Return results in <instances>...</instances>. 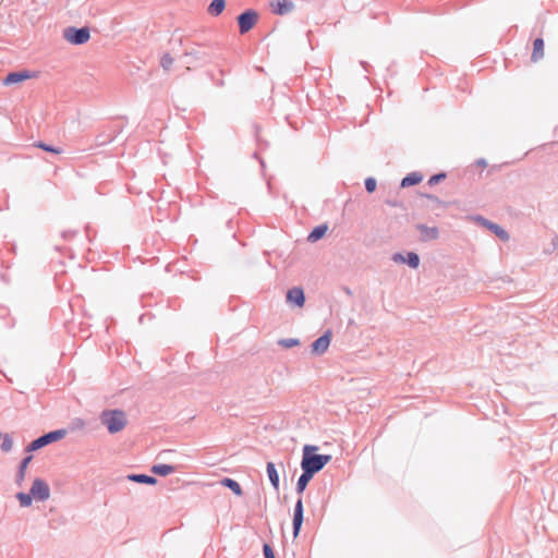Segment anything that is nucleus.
<instances>
[{
  "instance_id": "nucleus-32",
  "label": "nucleus",
  "mask_w": 558,
  "mask_h": 558,
  "mask_svg": "<svg viewBox=\"0 0 558 558\" xmlns=\"http://www.w3.org/2000/svg\"><path fill=\"white\" fill-rule=\"evenodd\" d=\"M445 174L444 173H440V174H435L433 175L429 180H428V184L429 185H434V184H437L438 182H440L442 179H445Z\"/></svg>"
},
{
  "instance_id": "nucleus-17",
  "label": "nucleus",
  "mask_w": 558,
  "mask_h": 558,
  "mask_svg": "<svg viewBox=\"0 0 558 558\" xmlns=\"http://www.w3.org/2000/svg\"><path fill=\"white\" fill-rule=\"evenodd\" d=\"M422 180H423L422 174H420L417 172H413L402 179L401 186L402 187L412 186V185L418 184L420 182H422Z\"/></svg>"
},
{
  "instance_id": "nucleus-10",
  "label": "nucleus",
  "mask_w": 558,
  "mask_h": 558,
  "mask_svg": "<svg viewBox=\"0 0 558 558\" xmlns=\"http://www.w3.org/2000/svg\"><path fill=\"white\" fill-rule=\"evenodd\" d=\"M303 523V504L302 499H299L294 507V513H293V534L294 537L299 535V532L301 530Z\"/></svg>"
},
{
  "instance_id": "nucleus-28",
  "label": "nucleus",
  "mask_w": 558,
  "mask_h": 558,
  "mask_svg": "<svg viewBox=\"0 0 558 558\" xmlns=\"http://www.w3.org/2000/svg\"><path fill=\"white\" fill-rule=\"evenodd\" d=\"M376 180L373 178H367L365 180V189L368 193H373L376 190Z\"/></svg>"
},
{
  "instance_id": "nucleus-31",
  "label": "nucleus",
  "mask_w": 558,
  "mask_h": 558,
  "mask_svg": "<svg viewBox=\"0 0 558 558\" xmlns=\"http://www.w3.org/2000/svg\"><path fill=\"white\" fill-rule=\"evenodd\" d=\"M76 234H77L76 231H63L61 233V238L63 241H71L75 238Z\"/></svg>"
},
{
  "instance_id": "nucleus-11",
  "label": "nucleus",
  "mask_w": 558,
  "mask_h": 558,
  "mask_svg": "<svg viewBox=\"0 0 558 558\" xmlns=\"http://www.w3.org/2000/svg\"><path fill=\"white\" fill-rule=\"evenodd\" d=\"M287 301L302 307L305 302L304 292L301 288H293L287 293Z\"/></svg>"
},
{
  "instance_id": "nucleus-24",
  "label": "nucleus",
  "mask_w": 558,
  "mask_h": 558,
  "mask_svg": "<svg viewBox=\"0 0 558 558\" xmlns=\"http://www.w3.org/2000/svg\"><path fill=\"white\" fill-rule=\"evenodd\" d=\"M490 229L499 238L500 241H505L506 242V241L509 240L508 233L502 228H500L499 226L490 225Z\"/></svg>"
},
{
  "instance_id": "nucleus-6",
  "label": "nucleus",
  "mask_w": 558,
  "mask_h": 558,
  "mask_svg": "<svg viewBox=\"0 0 558 558\" xmlns=\"http://www.w3.org/2000/svg\"><path fill=\"white\" fill-rule=\"evenodd\" d=\"M35 76L36 73L28 70L12 71L5 75L2 83L7 86L16 85Z\"/></svg>"
},
{
  "instance_id": "nucleus-4",
  "label": "nucleus",
  "mask_w": 558,
  "mask_h": 558,
  "mask_svg": "<svg viewBox=\"0 0 558 558\" xmlns=\"http://www.w3.org/2000/svg\"><path fill=\"white\" fill-rule=\"evenodd\" d=\"M258 14L254 10H247L238 16V23L241 34L251 31L257 23Z\"/></svg>"
},
{
  "instance_id": "nucleus-16",
  "label": "nucleus",
  "mask_w": 558,
  "mask_h": 558,
  "mask_svg": "<svg viewBox=\"0 0 558 558\" xmlns=\"http://www.w3.org/2000/svg\"><path fill=\"white\" fill-rule=\"evenodd\" d=\"M328 226L326 223L317 226L307 236L310 242H317L326 234Z\"/></svg>"
},
{
  "instance_id": "nucleus-7",
  "label": "nucleus",
  "mask_w": 558,
  "mask_h": 558,
  "mask_svg": "<svg viewBox=\"0 0 558 558\" xmlns=\"http://www.w3.org/2000/svg\"><path fill=\"white\" fill-rule=\"evenodd\" d=\"M31 495L33 498L38 500H46L50 496V489L48 485L43 480H35L32 488H31Z\"/></svg>"
},
{
  "instance_id": "nucleus-34",
  "label": "nucleus",
  "mask_w": 558,
  "mask_h": 558,
  "mask_svg": "<svg viewBox=\"0 0 558 558\" xmlns=\"http://www.w3.org/2000/svg\"><path fill=\"white\" fill-rule=\"evenodd\" d=\"M90 231H92V230H90V228H86V230H85V236L87 238V240H88L89 242H92V241L94 240V239L92 238V235H90Z\"/></svg>"
},
{
  "instance_id": "nucleus-35",
  "label": "nucleus",
  "mask_w": 558,
  "mask_h": 558,
  "mask_svg": "<svg viewBox=\"0 0 558 558\" xmlns=\"http://www.w3.org/2000/svg\"><path fill=\"white\" fill-rule=\"evenodd\" d=\"M477 165L481 166V167H486V161L485 160H478L477 161Z\"/></svg>"
},
{
  "instance_id": "nucleus-1",
  "label": "nucleus",
  "mask_w": 558,
  "mask_h": 558,
  "mask_svg": "<svg viewBox=\"0 0 558 558\" xmlns=\"http://www.w3.org/2000/svg\"><path fill=\"white\" fill-rule=\"evenodd\" d=\"M317 450L318 448L313 445H305L303 447V456L301 461V468L303 471L315 474L330 462L331 456L317 454Z\"/></svg>"
},
{
  "instance_id": "nucleus-8",
  "label": "nucleus",
  "mask_w": 558,
  "mask_h": 558,
  "mask_svg": "<svg viewBox=\"0 0 558 558\" xmlns=\"http://www.w3.org/2000/svg\"><path fill=\"white\" fill-rule=\"evenodd\" d=\"M331 331L327 330L322 337L316 339L312 344V352L316 355L325 353L330 344Z\"/></svg>"
},
{
  "instance_id": "nucleus-21",
  "label": "nucleus",
  "mask_w": 558,
  "mask_h": 558,
  "mask_svg": "<svg viewBox=\"0 0 558 558\" xmlns=\"http://www.w3.org/2000/svg\"><path fill=\"white\" fill-rule=\"evenodd\" d=\"M173 466L169 464H157L151 468V472L156 475L167 476L173 472Z\"/></svg>"
},
{
  "instance_id": "nucleus-27",
  "label": "nucleus",
  "mask_w": 558,
  "mask_h": 558,
  "mask_svg": "<svg viewBox=\"0 0 558 558\" xmlns=\"http://www.w3.org/2000/svg\"><path fill=\"white\" fill-rule=\"evenodd\" d=\"M173 63V58L172 56L169 53V52H166L161 60H160V64L161 66L165 69V70H169L171 68Z\"/></svg>"
},
{
  "instance_id": "nucleus-14",
  "label": "nucleus",
  "mask_w": 558,
  "mask_h": 558,
  "mask_svg": "<svg viewBox=\"0 0 558 558\" xmlns=\"http://www.w3.org/2000/svg\"><path fill=\"white\" fill-rule=\"evenodd\" d=\"M266 470H267V474H268L271 485L274 486V488L276 490H278L279 489V475L276 470L275 463L268 462Z\"/></svg>"
},
{
  "instance_id": "nucleus-22",
  "label": "nucleus",
  "mask_w": 558,
  "mask_h": 558,
  "mask_svg": "<svg viewBox=\"0 0 558 558\" xmlns=\"http://www.w3.org/2000/svg\"><path fill=\"white\" fill-rule=\"evenodd\" d=\"M129 480L137 483L144 484H156V478L153 476L144 475V474H133L129 475Z\"/></svg>"
},
{
  "instance_id": "nucleus-2",
  "label": "nucleus",
  "mask_w": 558,
  "mask_h": 558,
  "mask_svg": "<svg viewBox=\"0 0 558 558\" xmlns=\"http://www.w3.org/2000/svg\"><path fill=\"white\" fill-rule=\"evenodd\" d=\"M100 422L110 434H117L126 426L128 418L121 410H106L100 414Z\"/></svg>"
},
{
  "instance_id": "nucleus-15",
  "label": "nucleus",
  "mask_w": 558,
  "mask_h": 558,
  "mask_svg": "<svg viewBox=\"0 0 558 558\" xmlns=\"http://www.w3.org/2000/svg\"><path fill=\"white\" fill-rule=\"evenodd\" d=\"M393 260L399 263L407 262L413 268H416L420 263L418 256L415 253H409L407 259L401 254H396Z\"/></svg>"
},
{
  "instance_id": "nucleus-25",
  "label": "nucleus",
  "mask_w": 558,
  "mask_h": 558,
  "mask_svg": "<svg viewBox=\"0 0 558 558\" xmlns=\"http://www.w3.org/2000/svg\"><path fill=\"white\" fill-rule=\"evenodd\" d=\"M32 461V456H28L26 458L23 459L22 463H21V466H20V471H19V480L20 481H23L24 477H25V473H26V469L28 466V463Z\"/></svg>"
},
{
  "instance_id": "nucleus-18",
  "label": "nucleus",
  "mask_w": 558,
  "mask_h": 558,
  "mask_svg": "<svg viewBox=\"0 0 558 558\" xmlns=\"http://www.w3.org/2000/svg\"><path fill=\"white\" fill-rule=\"evenodd\" d=\"M226 7L225 0H213L211 3L208 7V13L217 16L222 13Z\"/></svg>"
},
{
  "instance_id": "nucleus-9",
  "label": "nucleus",
  "mask_w": 558,
  "mask_h": 558,
  "mask_svg": "<svg viewBox=\"0 0 558 558\" xmlns=\"http://www.w3.org/2000/svg\"><path fill=\"white\" fill-rule=\"evenodd\" d=\"M270 9L274 14L284 15L294 9V3L289 0H272Z\"/></svg>"
},
{
  "instance_id": "nucleus-19",
  "label": "nucleus",
  "mask_w": 558,
  "mask_h": 558,
  "mask_svg": "<svg viewBox=\"0 0 558 558\" xmlns=\"http://www.w3.org/2000/svg\"><path fill=\"white\" fill-rule=\"evenodd\" d=\"M314 474L303 471L296 483V490L301 494L306 488L308 482L312 480Z\"/></svg>"
},
{
  "instance_id": "nucleus-29",
  "label": "nucleus",
  "mask_w": 558,
  "mask_h": 558,
  "mask_svg": "<svg viewBox=\"0 0 558 558\" xmlns=\"http://www.w3.org/2000/svg\"><path fill=\"white\" fill-rule=\"evenodd\" d=\"M13 441L12 439L7 435L3 438V441L1 444V449L5 452L10 451L12 449Z\"/></svg>"
},
{
  "instance_id": "nucleus-23",
  "label": "nucleus",
  "mask_w": 558,
  "mask_h": 558,
  "mask_svg": "<svg viewBox=\"0 0 558 558\" xmlns=\"http://www.w3.org/2000/svg\"><path fill=\"white\" fill-rule=\"evenodd\" d=\"M116 138V132L113 133H100L96 136V143L98 145H105L107 143L112 142Z\"/></svg>"
},
{
  "instance_id": "nucleus-20",
  "label": "nucleus",
  "mask_w": 558,
  "mask_h": 558,
  "mask_svg": "<svg viewBox=\"0 0 558 558\" xmlns=\"http://www.w3.org/2000/svg\"><path fill=\"white\" fill-rule=\"evenodd\" d=\"M221 484L231 489L236 496H242L243 490L236 481L232 478H223Z\"/></svg>"
},
{
  "instance_id": "nucleus-3",
  "label": "nucleus",
  "mask_w": 558,
  "mask_h": 558,
  "mask_svg": "<svg viewBox=\"0 0 558 558\" xmlns=\"http://www.w3.org/2000/svg\"><path fill=\"white\" fill-rule=\"evenodd\" d=\"M63 38L72 45H83L90 38V28L88 26H68L63 29Z\"/></svg>"
},
{
  "instance_id": "nucleus-26",
  "label": "nucleus",
  "mask_w": 558,
  "mask_h": 558,
  "mask_svg": "<svg viewBox=\"0 0 558 558\" xmlns=\"http://www.w3.org/2000/svg\"><path fill=\"white\" fill-rule=\"evenodd\" d=\"M16 497L22 507L31 506L32 497H33L31 494L28 495V494H24V493H19Z\"/></svg>"
},
{
  "instance_id": "nucleus-5",
  "label": "nucleus",
  "mask_w": 558,
  "mask_h": 558,
  "mask_svg": "<svg viewBox=\"0 0 558 558\" xmlns=\"http://www.w3.org/2000/svg\"><path fill=\"white\" fill-rule=\"evenodd\" d=\"M65 436V430L59 429L54 432H50L36 440L32 441L28 446V450H37L50 442L57 441Z\"/></svg>"
},
{
  "instance_id": "nucleus-33",
  "label": "nucleus",
  "mask_w": 558,
  "mask_h": 558,
  "mask_svg": "<svg viewBox=\"0 0 558 558\" xmlns=\"http://www.w3.org/2000/svg\"><path fill=\"white\" fill-rule=\"evenodd\" d=\"M265 558H276L271 547L268 544H265L263 547Z\"/></svg>"
},
{
  "instance_id": "nucleus-12",
  "label": "nucleus",
  "mask_w": 558,
  "mask_h": 558,
  "mask_svg": "<svg viewBox=\"0 0 558 558\" xmlns=\"http://www.w3.org/2000/svg\"><path fill=\"white\" fill-rule=\"evenodd\" d=\"M544 57V40L536 38L533 43L532 61L536 62Z\"/></svg>"
},
{
  "instance_id": "nucleus-30",
  "label": "nucleus",
  "mask_w": 558,
  "mask_h": 558,
  "mask_svg": "<svg viewBox=\"0 0 558 558\" xmlns=\"http://www.w3.org/2000/svg\"><path fill=\"white\" fill-rule=\"evenodd\" d=\"M279 343L283 345L284 348H292L299 344V341L296 339H283L280 340Z\"/></svg>"
},
{
  "instance_id": "nucleus-13",
  "label": "nucleus",
  "mask_w": 558,
  "mask_h": 558,
  "mask_svg": "<svg viewBox=\"0 0 558 558\" xmlns=\"http://www.w3.org/2000/svg\"><path fill=\"white\" fill-rule=\"evenodd\" d=\"M33 146L37 147V148H40L44 151H46L48 154H51V155H59V154H61L63 151L61 147L48 144V143L43 142V141L35 142L33 144Z\"/></svg>"
}]
</instances>
